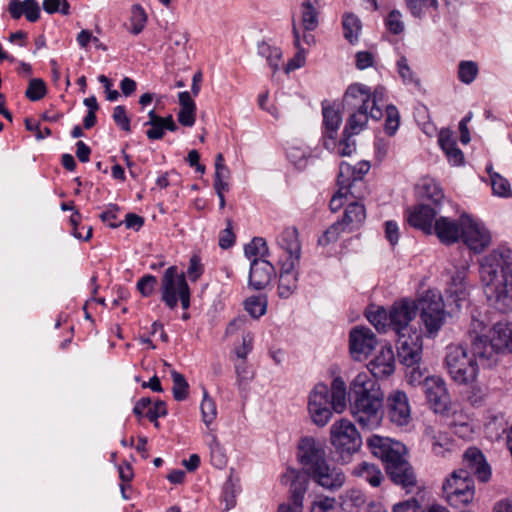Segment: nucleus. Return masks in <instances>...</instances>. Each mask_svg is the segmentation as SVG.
Segmentation results:
<instances>
[{
  "instance_id": "25",
  "label": "nucleus",
  "mask_w": 512,
  "mask_h": 512,
  "mask_svg": "<svg viewBox=\"0 0 512 512\" xmlns=\"http://www.w3.org/2000/svg\"><path fill=\"white\" fill-rule=\"evenodd\" d=\"M278 263L281 266L278 283V295L283 299H287L297 289L298 273L296 271V267L298 263L283 262L282 258H279Z\"/></svg>"
},
{
  "instance_id": "29",
  "label": "nucleus",
  "mask_w": 512,
  "mask_h": 512,
  "mask_svg": "<svg viewBox=\"0 0 512 512\" xmlns=\"http://www.w3.org/2000/svg\"><path fill=\"white\" fill-rule=\"evenodd\" d=\"M438 143L452 166H460L464 163V154L458 148L456 139L450 130L440 131Z\"/></svg>"
},
{
  "instance_id": "42",
  "label": "nucleus",
  "mask_w": 512,
  "mask_h": 512,
  "mask_svg": "<svg viewBox=\"0 0 512 512\" xmlns=\"http://www.w3.org/2000/svg\"><path fill=\"white\" fill-rule=\"evenodd\" d=\"M490 176L493 194L500 198H511L512 190L509 181L497 172L492 171V166L487 167Z\"/></svg>"
},
{
  "instance_id": "36",
  "label": "nucleus",
  "mask_w": 512,
  "mask_h": 512,
  "mask_svg": "<svg viewBox=\"0 0 512 512\" xmlns=\"http://www.w3.org/2000/svg\"><path fill=\"white\" fill-rule=\"evenodd\" d=\"M351 114L347 119L343 133L345 135H358L368 124L371 118L370 110H350Z\"/></svg>"
},
{
  "instance_id": "4",
  "label": "nucleus",
  "mask_w": 512,
  "mask_h": 512,
  "mask_svg": "<svg viewBox=\"0 0 512 512\" xmlns=\"http://www.w3.org/2000/svg\"><path fill=\"white\" fill-rule=\"evenodd\" d=\"M445 366L451 378L458 384H471L478 377L479 363L471 356L468 348L462 345L447 347Z\"/></svg>"
},
{
  "instance_id": "57",
  "label": "nucleus",
  "mask_w": 512,
  "mask_h": 512,
  "mask_svg": "<svg viewBox=\"0 0 512 512\" xmlns=\"http://www.w3.org/2000/svg\"><path fill=\"white\" fill-rule=\"evenodd\" d=\"M310 512H340V510L335 498L321 495L312 502Z\"/></svg>"
},
{
  "instance_id": "40",
  "label": "nucleus",
  "mask_w": 512,
  "mask_h": 512,
  "mask_svg": "<svg viewBox=\"0 0 512 512\" xmlns=\"http://www.w3.org/2000/svg\"><path fill=\"white\" fill-rule=\"evenodd\" d=\"M367 320L379 331L390 329L389 311L382 306H371L366 311Z\"/></svg>"
},
{
  "instance_id": "56",
  "label": "nucleus",
  "mask_w": 512,
  "mask_h": 512,
  "mask_svg": "<svg viewBox=\"0 0 512 512\" xmlns=\"http://www.w3.org/2000/svg\"><path fill=\"white\" fill-rule=\"evenodd\" d=\"M294 44L298 49L296 55L287 63L286 71L290 72L301 68L305 64L304 49L300 47V34L296 26H293Z\"/></svg>"
},
{
  "instance_id": "30",
  "label": "nucleus",
  "mask_w": 512,
  "mask_h": 512,
  "mask_svg": "<svg viewBox=\"0 0 512 512\" xmlns=\"http://www.w3.org/2000/svg\"><path fill=\"white\" fill-rule=\"evenodd\" d=\"M283 481H291L289 501L303 506L304 497L308 489V479L295 470H289L283 476Z\"/></svg>"
},
{
  "instance_id": "18",
  "label": "nucleus",
  "mask_w": 512,
  "mask_h": 512,
  "mask_svg": "<svg viewBox=\"0 0 512 512\" xmlns=\"http://www.w3.org/2000/svg\"><path fill=\"white\" fill-rule=\"evenodd\" d=\"M439 212L438 207L417 204L407 210V221L410 226L421 230L427 235H432L433 226Z\"/></svg>"
},
{
  "instance_id": "35",
  "label": "nucleus",
  "mask_w": 512,
  "mask_h": 512,
  "mask_svg": "<svg viewBox=\"0 0 512 512\" xmlns=\"http://www.w3.org/2000/svg\"><path fill=\"white\" fill-rule=\"evenodd\" d=\"M366 219V209L362 203L351 202L347 205L342 221L349 231L358 229Z\"/></svg>"
},
{
  "instance_id": "50",
  "label": "nucleus",
  "mask_w": 512,
  "mask_h": 512,
  "mask_svg": "<svg viewBox=\"0 0 512 512\" xmlns=\"http://www.w3.org/2000/svg\"><path fill=\"white\" fill-rule=\"evenodd\" d=\"M171 377H172V381H173L172 392H173V396H174L175 400H177V401L185 400L188 396V389H189V385H188L186 379L184 378V376L181 373H179L175 370L172 371Z\"/></svg>"
},
{
  "instance_id": "9",
  "label": "nucleus",
  "mask_w": 512,
  "mask_h": 512,
  "mask_svg": "<svg viewBox=\"0 0 512 512\" xmlns=\"http://www.w3.org/2000/svg\"><path fill=\"white\" fill-rule=\"evenodd\" d=\"M308 414L318 427L326 426L335 412L331 401L329 387L323 383L316 384L308 395Z\"/></svg>"
},
{
  "instance_id": "10",
  "label": "nucleus",
  "mask_w": 512,
  "mask_h": 512,
  "mask_svg": "<svg viewBox=\"0 0 512 512\" xmlns=\"http://www.w3.org/2000/svg\"><path fill=\"white\" fill-rule=\"evenodd\" d=\"M461 241L475 254L482 253L492 242V235L486 225L468 214L461 215Z\"/></svg>"
},
{
  "instance_id": "51",
  "label": "nucleus",
  "mask_w": 512,
  "mask_h": 512,
  "mask_svg": "<svg viewBox=\"0 0 512 512\" xmlns=\"http://www.w3.org/2000/svg\"><path fill=\"white\" fill-rule=\"evenodd\" d=\"M406 6L411 15L421 19L428 7L438 8L437 0H405Z\"/></svg>"
},
{
  "instance_id": "16",
  "label": "nucleus",
  "mask_w": 512,
  "mask_h": 512,
  "mask_svg": "<svg viewBox=\"0 0 512 512\" xmlns=\"http://www.w3.org/2000/svg\"><path fill=\"white\" fill-rule=\"evenodd\" d=\"M426 399L436 413H444L450 404L445 381L439 376L427 377L424 381Z\"/></svg>"
},
{
  "instance_id": "34",
  "label": "nucleus",
  "mask_w": 512,
  "mask_h": 512,
  "mask_svg": "<svg viewBox=\"0 0 512 512\" xmlns=\"http://www.w3.org/2000/svg\"><path fill=\"white\" fill-rule=\"evenodd\" d=\"M323 139L335 140L342 122L340 112L332 106H323Z\"/></svg>"
},
{
  "instance_id": "14",
  "label": "nucleus",
  "mask_w": 512,
  "mask_h": 512,
  "mask_svg": "<svg viewBox=\"0 0 512 512\" xmlns=\"http://www.w3.org/2000/svg\"><path fill=\"white\" fill-rule=\"evenodd\" d=\"M306 475L322 488L331 491L340 489L346 481L343 471L330 465L326 458Z\"/></svg>"
},
{
  "instance_id": "6",
  "label": "nucleus",
  "mask_w": 512,
  "mask_h": 512,
  "mask_svg": "<svg viewBox=\"0 0 512 512\" xmlns=\"http://www.w3.org/2000/svg\"><path fill=\"white\" fill-rule=\"evenodd\" d=\"M330 442L343 461H349L362 446V437L354 423L341 418L330 427Z\"/></svg>"
},
{
  "instance_id": "43",
  "label": "nucleus",
  "mask_w": 512,
  "mask_h": 512,
  "mask_svg": "<svg viewBox=\"0 0 512 512\" xmlns=\"http://www.w3.org/2000/svg\"><path fill=\"white\" fill-rule=\"evenodd\" d=\"M352 136L343 133V138L338 143L335 140L326 139L323 144L326 149L335 151L339 156H350L356 151V143L351 139Z\"/></svg>"
},
{
  "instance_id": "61",
  "label": "nucleus",
  "mask_w": 512,
  "mask_h": 512,
  "mask_svg": "<svg viewBox=\"0 0 512 512\" xmlns=\"http://www.w3.org/2000/svg\"><path fill=\"white\" fill-rule=\"evenodd\" d=\"M147 22V14L143 7L135 4L131 9V25L132 33L139 34L145 27Z\"/></svg>"
},
{
  "instance_id": "31",
  "label": "nucleus",
  "mask_w": 512,
  "mask_h": 512,
  "mask_svg": "<svg viewBox=\"0 0 512 512\" xmlns=\"http://www.w3.org/2000/svg\"><path fill=\"white\" fill-rule=\"evenodd\" d=\"M9 13L14 19L25 15L30 22H36L40 17V6L36 0H10Z\"/></svg>"
},
{
  "instance_id": "7",
  "label": "nucleus",
  "mask_w": 512,
  "mask_h": 512,
  "mask_svg": "<svg viewBox=\"0 0 512 512\" xmlns=\"http://www.w3.org/2000/svg\"><path fill=\"white\" fill-rule=\"evenodd\" d=\"M442 492L446 501L459 508L470 504L475 496L474 481L466 469L454 470L443 482Z\"/></svg>"
},
{
  "instance_id": "49",
  "label": "nucleus",
  "mask_w": 512,
  "mask_h": 512,
  "mask_svg": "<svg viewBox=\"0 0 512 512\" xmlns=\"http://www.w3.org/2000/svg\"><path fill=\"white\" fill-rule=\"evenodd\" d=\"M337 185L338 190L333 195L329 203V207L333 212L338 211L344 205V202L348 200L349 196L355 198L352 188H350L348 185L339 183L338 181Z\"/></svg>"
},
{
  "instance_id": "58",
  "label": "nucleus",
  "mask_w": 512,
  "mask_h": 512,
  "mask_svg": "<svg viewBox=\"0 0 512 512\" xmlns=\"http://www.w3.org/2000/svg\"><path fill=\"white\" fill-rule=\"evenodd\" d=\"M452 424L453 432L462 439H470L474 434V424L468 417L460 416Z\"/></svg>"
},
{
  "instance_id": "52",
  "label": "nucleus",
  "mask_w": 512,
  "mask_h": 512,
  "mask_svg": "<svg viewBox=\"0 0 512 512\" xmlns=\"http://www.w3.org/2000/svg\"><path fill=\"white\" fill-rule=\"evenodd\" d=\"M478 65L474 61H461L458 66V78L464 84H471L478 75Z\"/></svg>"
},
{
  "instance_id": "46",
  "label": "nucleus",
  "mask_w": 512,
  "mask_h": 512,
  "mask_svg": "<svg viewBox=\"0 0 512 512\" xmlns=\"http://www.w3.org/2000/svg\"><path fill=\"white\" fill-rule=\"evenodd\" d=\"M397 71L405 85L419 86L420 80L417 75L412 71L405 56H401L397 60Z\"/></svg>"
},
{
  "instance_id": "60",
  "label": "nucleus",
  "mask_w": 512,
  "mask_h": 512,
  "mask_svg": "<svg viewBox=\"0 0 512 512\" xmlns=\"http://www.w3.org/2000/svg\"><path fill=\"white\" fill-rule=\"evenodd\" d=\"M423 197L432 201L435 207H438L441 200L444 198V194L439 185L433 180L425 181L422 185Z\"/></svg>"
},
{
  "instance_id": "63",
  "label": "nucleus",
  "mask_w": 512,
  "mask_h": 512,
  "mask_svg": "<svg viewBox=\"0 0 512 512\" xmlns=\"http://www.w3.org/2000/svg\"><path fill=\"white\" fill-rule=\"evenodd\" d=\"M46 94V86L43 80L39 78L31 79L25 92L26 97L31 101H38Z\"/></svg>"
},
{
  "instance_id": "45",
  "label": "nucleus",
  "mask_w": 512,
  "mask_h": 512,
  "mask_svg": "<svg viewBox=\"0 0 512 512\" xmlns=\"http://www.w3.org/2000/svg\"><path fill=\"white\" fill-rule=\"evenodd\" d=\"M493 341L497 352H512V329L508 327L498 328L494 332Z\"/></svg>"
},
{
  "instance_id": "1",
  "label": "nucleus",
  "mask_w": 512,
  "mask_h": 512,
  "mask_svg": "<svg viewBox=\"0 0 512 512\" xmlns=\"http://www.w3.org/2000/svg\"><path fill=\"white\" fill-rule=\"evenodd\" d=\"M367 367L368 371L359 372L349 383V412L362 429L374 430L382 423L385 399L375 378L384 379L394 373L392 347H382Z\"/></svg>"
},
{
  "instance_id": "62",
  "label": "nucleus",
  "mask_w": 512,
  "mask_h": 512,
  "mask_svg": "<svg viewBox=\"0 0 512 512\" xmlns=\"http://www.w3.org/2000/svg\"><path fill=\"white\" fill-rule=\"evenodd\" d=\"M385 25L392 34H401L405 29L401 12L399 10H392L385 19Z\"/></svg>"
},
{
  "instance_id": "38",
  "label": "nucleus",
  "mask_w": 512,
  "mask_h": 512,
  "mask_svg": "<svg viewBox=\"0 0 512 512\" xmlns=\"http://www.w3.org/2000/svg\"><path fill=\"white\" fill-rule=\"evenodd\" d=\"M352 474L362 478L373 487H378L383 480L381 470L376 465L365 461L356 465Z\"/></svg>"
},
{
  "instance_id": "48",
  "label": "nucleus",
  "mask_w": 512,
  "mask_h": 512,
  "mask_svg": "<svg viewBox=\"0 0 512 512\" xmlns=\"http://www.w3.org/2000/svg\"><path fill=\"white\" fill-rule=\"evenodd\" d=\"M343 232H350L348 226L344 225L342 220L332 224L325 233L319 238V245L326 246L331 242L338 240Z\"/></svg>"
},
{
  "instance_id": "55",
  "label": "nucleus",
  "mask_w": 512,
  "mask_h": 512,
  "mask_svg": "<svg viewBox=\"0 0 512 512\" xmlns=\"http://www.w3.org/2000/svg\"><path fill=\"white\" fill-rule=\"evenodd\" d=\"M400 125V113L396 106L387 105L384 130L387 135L393 136Z\"/></svg>"
},
{
  "instance_id": "27",
  "label": "nucleus",
  "mask_w": 512,
  "mask_h": 512,
  "mask_svg": "<svg viewBox=\"0 0 512 512\" xmlns=\"http://www.w3.org/2000/svg\"><path fill=\"white\" fill-rule=\"evenodd\" d=\"M148 117L149 120L145 123V126H150L146 131V136L150 140L162 139L166 130L171 132L177 130V125L172 115L161 117L156 114L155 110H151L148 113Z\"/></svg>"
},
{
  "instance_id": "2",
  "label": "nucleus",
  "mask_w": 512,
  "mask_h": 512,
  "mask_svg": "<svg viewBox=\"0 0 512 512\" xmlns=\"http://www.w3.org/2000/svg\"><path fill=\"white\" fill-rule=\"evenodd\" d=\"M480 277L488 302L500 312L512 310V249L500 246L486 255Z\"/></svg>"
},
{
  "instance_id": "15",
  "label": "nucleus",
  "mask_w": 512,
  "mask_h": 512,
  "mask_svg": "<svg viewBox=\"0 0 512 512\" xmlns=\"http://www.w3.org/2000/svg\"><path fill=\"white\" fill-rule=\"evenodd\" d=\"M387 417L394 425L403 427L411 421V406L405 392L394 390L386 398Z\"/></svg>"
},
{
  "instance_id": "32",
  "label": "nucleus",
  "mask_w": 512,
  "mask_h": 512,
  "mask_svg": "<svg viewBox=\"0 0 512 512\" xmlns=\"http://www.w3.org/2000/svg\"><path fill=\"white\" fill-rule=\"evenodd\" d=\"M321 0H303L300 5L301 24L305 31H314L319 25Z\"/></svg>"
},
{
  "instance_id": "5",
  "label": "nucleus",
  "mask_w": 512,
  "mask_h": 512,
  "mask_svg": "<svg viewBox=\"0 0 512 512\" xmlns=\"http://www.w3.org/2000/svg\"><path fill=\"white\" fill-rule=\"evenodd\" d=\"M191 291L185 274L177 266L168 267L161 279V299L165 305L174 309L178 302L184 310L190 307Z\"/></svg>"
},
{
  "instance_id": "47",
  "label": "nucleus",
  "mask_w": 512,
  "mask_h": 512,
  "mask_svg": "<svg viewBox=\"0 0 512 512\" xmlns=\"http://www.w3.org/2000/svg\"><path fill=\"white\" fill-rule=\"evenodd\" d=\"M200 409L203 422L207 427L210 426V424L216 419L217 408L214 400L209 397L208 392L205 389L203 391V399Z\"/></svg>"
},
{
  "instance_id": "39",
  "label": "nucleus",
  "mask_w": 512,
  "mask_h": 512,
  "mask_svg": "<svg viewBox=\"0 0 512 512\" xmlns=\"http://www.w3.org/2000/svg\"><path fill=\"white\" fill-rule=\"evenodd\" d=\"M342 27L345 39L349 43L355 44L362 30V23L358 16L353 13H345L342 17Z\"/></svg>"
},
{
  "instance_id": "3",
  "label": "nucleus",
  "mask_w": 512,
  "mask_h": 512,
  "mask_svg": "<svg viewBox=\"0 0 512 512\" xmlns=\"http://www.w3.org/2000/svg\"><path fill=\"white\" fill-rule=\"evenodd\" d=\"M385 98V89L381 86L374 91L367 85L354 83L348 86L343 102L349 110H370L371 119L379 120L382 115L380 104Z\"/></svg>"
},
{
  "instance_id": "28",
  "label": "nucleus",
  "mask_w": 512,
  "mask_h": 512,
  "mask_svg": "<svg viewBox=\"0 0 512 512\" xmlns=\"http://www.w3.org/2000/svg\"><path fill=\"white\" fill-rule=\"evenodd\" d=\"M370 170V164L367 161L358 162L356 166L350 165L346 161H342L339 165L338 182L354 188L358 181Z\"/></svg>"
},
{
  "instance_id": "53",
  "label": "nucleus",
  "mask_w": 512,
  "mask_h": 512,
  "mask_svg": "<svg viewBox=\"0 0 512 512\" xmlns=\"http://www.w3.org/2000/svg\"><path fill=\"white\" fill-rule=\"evenodd\" d=\"M287 156L298 169H303L306 167L310 150L308 147L291 146L287 150Z\"/></svg>"
},
{
  "instance_id": "37",
  "label": "nucleus",
  "mask_w": 512,
  "mask_h": 512,
  "mask_svg": "<svg viewBox=\"0 0 512 512\" xmlns=\"http://www.w3.org/2000/svg\"><path fill=\"white\" fill-rule=\"evenodd\" d=\"M329 390L335 412H344L347 408V385L345 381L341 377H335L331 383V389Z\"/></svg>"
},
{
  "instance_id": "24",
  "label": "nucleus",
  "mask_w": 512,
  "mask_h": 512,
  "mask_svg": "<svg viewBox=\"0 0 512 512\" xmlns=\"http://www.w3.org/2000/svg\"><path fill=\"white\" fill-rule=\"evenodd\" d=\"M275 275V268L268 260H254L250 263L248 285L254 290L264 289Z\"/></svg>"
},
{
  "instance_id": "21",
  "label": "nucleus",
  "mask_w": 512,
  "mask_h": 512,
  "mask_svg": "<svg viewBox=\"0 0 512 512\" xmlns=\"http://www.w3.org/2000/svg\"><path fill=\"white\" fill-rule=\"evenodd\" d=\"M297 457L305 474L326 458L321 444L312 437L301 439L298 445Z\"/></svg>"
},
{
  "instance_id": "54",
  "label": "nucleus",
  "mask_w": 512,
  "mask_h": 512,
  "mask_svg": "<svg viewBox=\"0 0 512 512\" xmlns=\"http://www.w3.org/2000/svg\"><path fill=\"white\" fill-rule=\"evenodd\" d=\"M267 301L261 296H251L245 301V310L253 317L259 318L266 313Z\"/></svg>"
},
{
  "instance_id": "23",
  "label": "nucleus",
  "mask_w": 512,
  "mask_h": 512,
  "mask_svg": "<svg viewBox=\"0 0 512 512\" xmlns=\"http://www.w3.org/2000/svg\"><path fill=\"white\" fill-rule=\"evenodd\" d=\"M277 245L284 253V255L280 257L283 259V262L299 263L301 244L297 228H285L277 238Z\"/></svg>"
},
{
  "instance_id": "44",
  "label": "nucleus",
  "mask_w": 512,
  "mask_h": 512,
  "mask_svg": "<svg viewBox=\"0 0 512 512\" xmlns=\"http://www.w3.org/2000/svg\"><path fill=\"white\" fill-rule=\"evenodd\" d=\"M258 53L263 58H266L269 66L275 71L279 67L282 57L280 48L269 45L268 43H261L258 46Z\"/></svg>"
},
{
  "instance_id": "59",
  "label": "nucleus",
  "mask_w": 512,
  "mask_h": 512,
  "mask_svg": "<svg viewBox=\"0 0 512 512\" xmlns=\"http://www.w3.org/2000/svg\"><path fill=\"white\" fill-rule=\"evenodd\" d=\"M341 505L345 510L358 508L365 503L363 494L358 490H349L340 496Z\"/></svg>"
},
{
  "instance_id": "8",
  "label": "nucleus",
  "mask_w": 512,
  "mask_h": 512,
  "mask_svg": "<svg viewBox=\"0 0 512 512\" xmlns=\"http://www.w3.org/2000/svg\"><path fill=\"white\" fill-rule=\"evenodd\" d=\"M417 310L420 311V319L429 337L437 335L446 318L444 302L441 295L435 291H427L418 300Z\"/></svg>"
},
{
  "instance_id": "26",
  "label": "nucleus",
  "mask_w": 512,
  "mask_h": 512,
  "mask_svg": "<svg viewBox=\"0 0 512 512\" xmlns=\"http://www.w3.org/2000/svg\"><path fill=\"white\" fill-rule=\"evenodd\" d=\"M464 461L481 482H487L491 478V467L486 462L482 452L477 448H468L464 453Z\"/></svg>"
},
{
  "instance_id": "13",
  "label": "nucleus",
  "mask_w": 512,
  "mask_h": 512,
  "mask_svg": "<svg viewBox=\"0 0 512 512\" xmlns=\"http://www.w3.org/2000/svg\"><path fill=\"white\" fill-rule=\"evenodd\" d=\"M377 338L368 327L356 326L349 333V351L355 361H363L375 349Z\"/></svg>"
},
{
  "instance_id": "22",
  "label": "nucleus",
  "mask_w": 512,
  "mask_h": 512,
  "mask_svg": "<svg viewBox=\"0 0 512 512\" xmlns=\"http://www.w3.org/2000/svg\"><path fill=\"white\" fill-rule=\"evenodd\" d=\"M433 234L445 245H452L459 242L462 235L461 216L458 220L446 216H439L435 220Z\"/></svg>"
},
{
  "instance_id": "20",
  "label": "nucleus",
  "mask_w": 512,
  "mask_h": 512,
  "mask_svg": "<svg viewBox=\"0 0 512 512\" xmlns=\"http://www.w3.org/2000/svg\"><path fill=\"white\" fill-rule=\"evenodd\" d=\"M405 453H400L399 459L394 457L385 465V469L395 484L409 489L416 485V477L411 465L405 458Z\"/></svg>"
},
{
  "instance_id": "17",
  "label": "nucleus",
  "mask_w": 512,
  "mask_h": 512,
  "mask_svg": "<svg viewBox=\"0 0 512 512\" xmlns=\"http://www.w3.org/2000/svg\"><path fill=\"white\" fill-rule=\"evenodd\" d=\"M471 346L469 353L479 363V367H490L495 362L498 353L493 339L484 333L478 334L475 330L470 332Z\"/></svg>"
},
{
  "instance_id": "19",
  "label": "nucleus",
  "mask_w": 512,
  "mask_h": 512,
  "mask_svg": "<svg viewBox=\"0 0 512 512\" xmlns=\"http://www.w3.org/2000/svg\"><path fill=\"white\" fill-rule=\"evenodd\" d=\"M367 446L375 457L381 459L384 465L393 460L394 457L399 459L400 453L406 452L402 443L379 435L370 436L367 439Z\"/></svg>"
},
{
  "instance_id": "33",
  "label": "nucleus",
  "mask_w": 512,
  "mask_h": 512,
  "mask_svg": "<svg viewBox=\"0 0 512 512\" xmlns=\"http://www.w3.org/2000/svg\"><path fill=\"white\" fill-rule=\"evenodd\" d=\"M424 435L431 444L434 455L444 457L450 451L451 442L449 437L434 426H426Z\"/></svg>"
},
{
  "instance_id": "12",
  "label": "nucleus",
  "mask_w": 512,
  "mask_h": 512,
  "mask_svg": "<svg viewBox=\"0 0 512 512\" xmlns=\"http://www.w3.org/2000/svg\"><path fill=\"white\" fill-rule=\"evenodd\" d=\"M423 341L419 331L402 334L397 340V354L406 367L418 366L422 359Z\"/></svg>"
},
{
  "instance_id": "41",
  "label": "nucleus",
  "mask_w": 512,
  "mask_h": 512,
  "mask_svg": "<svg viewBox=\"0 0 512 512\" xmlns=\"http://www.w3.org/2000/svg\"><path fill=\"white\" fill-rule=\"evenodd\" d=\"M245 256L250 260H266L269 254V249L264 238H253L244 248Z\"/></svg>"
},
{
  "instance_id": "11",
  "label": "nucleus",
  "mask_w": 512,
  "mask_h": 512,
  "mask_svg": "<svg viewBox=\"0 0 512 512\" xmlns=\"http://www.w3.org/2000/svg\"><path fill=\"white\" fill-rule=\"evenodd\" d=\"M417 313V305L414 301L403 299L395 302L389 310V323L398 337L402 334L412 333L410 322L414 319Z\"/></svg>"
},
{
  "instance_id": "64",
  "label": "nucleus",
  "mask_w": 512,
  "mask_h": 512,
  "mask_svg": "<svg viewBox=\"0 0 512 512\" xmlns=\"http://www.w3.org/2000/svg\"><path fill=\"white\" fill-rule=\"evenodd\" d=\"M222 501L225 502L226 510H229L235 506L236 503V485L232 479L229 478L223 485L222 489Z\"/></svg>"
}]
</instances>
